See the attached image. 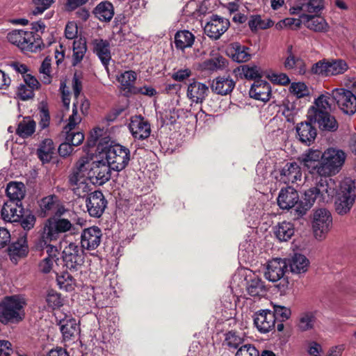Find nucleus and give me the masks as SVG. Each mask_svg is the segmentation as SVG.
Listing matches in <instances>:
<instances>
[{"instance_id": "nucleus-45", "label": "nucleus", "mask_w": 356, "mask_h": 356, "mask_svg": "<svg viewBox=\"0 0 356 356\" xmlns=\"http://www.w3.org/2000/svg\"><path fill=\"white\" fill-rule=\"evenodd\" d=\"M60 330L65 341L71 340L76 332V323L73 319H60Z\"/></svg>"}, {"instance_id": "nucleus-51", "label": "nucleus", "mask_w": 356, "mask_h": 356, "mask_svg": "<svg viewBox=\"0 0 356 356\" xmlns=\"http://www.w3.org/2000/svg\"><path fill=\"white\" fill-rule=\"evenodd\" d=\"M56 281L60 289L66 291H72L75 286V280L68 272H65L62 275H58Z\"/></svg>"}, {"instance_id": "nucleus-38", "label": "nucleus", "mask_w": 356, "mask_h": 356, "mask_svg": "<svg viewBox=\"0 0 356 356\" xmlns=\"http://www.w3.org/2000/svg\"><path fill=\"white\" fill-rule=\"evenodd\" d=\"M234 73L236 76L241 78H245L247 79H260L262 76L261 69L257 65H241L234 70Z\"/></svg>"}, {"instance_id": "nucleus-54", "label": "nucleus", "mask_w": 356, "mask_h": 356, "mask_svg": "<svg viewBox=\"0 0 356 356\" xmlns=\"http://www.w3.org/2000/svg\"><path fill=\"white\" fill-rule=\"evenodd\" d=\"M48 306L53 309L60 307L63 304V300L60 294L54 290H49L46 297Z\"/></svg>"}, {"instance_id": "nucleus-53", "label": "nucleus", "mask_w": 356, "mask_h": 356, "mask_svg": "<svg viewBox=\"0 0 356 356\" xmlns=\"http://www.w3.org/2000/svg\"><path fill=\"white\" fill-rule=\"evenodd\" d=\"M303 6V13H318L324 7L323 0H300Z\"/></svg>"}, {"instance_id": "nucleus-47", "label": "nucleus", "mask_w": 356, "mask_h": 356, "mask_svg": "<svg viewBox=\"0 0 356 356\" xmlns=\"http://www.w3.org/2000/svg\"><path fill=\"white\" fill-rule=\"evenodd\" d=\"M94 13L99 20L109 22L111 19V3L108 1L101 2L95 8Z\"/></svg>"}, {"instance_id": "nucleus-42", "label": "nucleus", "mask_w": 356, "mask_h": 356, "mask_svg": "<svg viewBox=\"0 0 356 356\" xmlns=\"http://www.w3.org/2000/svg\"><path fill=\"white\" fill-rule=\"evenodd\" d=\"M275 234L280 241H286L294 234L293 225L290 222L283 221L275 227Z\"/></svg>"}, {"instance_id": "nucleus-2", "label": "nucleus", "mask_w": 356, "mask_h": 356, "mask_svg": "<svg viewBox=\"0 0 356 356\" xmlns=\"http://www.w3.org/2000/svg\"><path fill=\"white\" fill-rule=\"evenodd\" d=\"M67 232L74 234L75 228L71 222L65 218H50L44 223L39 238L35 242L37 250H45L48 258L58 259V247L51 244L60 238V236Z\"/></svg>"}, {"instance_id": "nucleus-28", "label": "nucleus", "mask_w": 356, "mask_h": 356, "mask_svg": "<svg viewBox=\"0 0 356 356\" xmlns=\"http://www.w3.org/2000/svg\"><path fill=\"white\" fill-rule=\"evenodd\" d=\"M312 122H302L298 124L296 132L299 140L306 145H311L316 137V129L312 125Z\"/></svg>"}, {"instance_id": "nucleus-5", "label": "nucleus", "mask_w": 356, "mask_h": 356, "mask_svg": "<svg viewBox=\"0 0 356 356\" xmlns=\"http://www.w3.org/2000/svg\"><path fill=\"white\" fill-rule=\"evenodd\" d=\"M78 102L74 103L73 114L68 119V123L63 129L65 134V142L61 143L58 147V153L60 156L70 155L74 147L81 145L84 140V135L81 131H74L73 129L81 121V118L76 115V106Z\"/></svg>"}, {"instance_id": "nucleus-55", "label": "nucleus", "mask_w": 356, "mask_h": 356, "mask_svg": "<svg viewBox=\"0 0 356 356\" xmlns=\"http://www.w3.org/2000/svg\"><path fill=\"white\" fill-rule=\"evenodd\" d=\"M39 72L42 74V81L44 84H49L51 83V59L48 57L45 58L42 61L40 67Z\"/></svg>"}, {"instance_id": "nucleus-63", "label": "nucleus", "mask_w": 356, "mask_h": 356, "mask_svg": "<svg viewBox=\"0 0 356 356\" xmlns=\"http://www.w3.org/2000/svg\"><path fill=\"white\" fill-rule=\"evenodd\" d=\"M56 259L45 257L39 264V269L44 273H49L53 268Z\"/></svg>"}, {"instance_id": "nucleus-61", "label": "nucleus", "mask_w": 356, "mask_h": 356, "mask_svg": "<svg viewBox=\"0 0 356 356\" xmlns=\"http://www.w3.org/2000/svg\"><path fill=\"white\" fill-rule=\"evenodd\" d=\"M225 342L229 347L237 348L242 343L243 339L235 332H229L226 334Z\"/></svg>"}, {"instance_id": "nucleus-50", "label": "nucleus", "mask_w": 356, "mask_h": 356, "mask_svg": "<svg viewBox=\"0 0 356 356\" xmlns=\"http://www.w3.org/2000/svg\"><path fill=\"white\" fill-rule=\"evenodd\" d=\"M56 201L57 197L55 195H49L41 200L40 207L44 216L53 214L55 212Z\"/></svg>"}, {"instance_id": "nucleus-15", "label": "nucleus", "mask_w": 356, "mask_h": 356, "mask_svg": "<svg viewBox=\"0 0 356 356\" xmlns=\"http://www.w3.org/2000/svg\"><path fill=\"white\" fill-rule=\"evenodd\" d=\"M275 178L284 184H293L302 178L300 166L296 162L286 163L275 171Z\"/></svg>"}, {"instance_id": "nucleus-52", "label": "nucleus", "mask_w": 356, "mask_h": 356, "mask_svg": "<svg viewBox=\"0 0 356 356\" xmlns=\"http://www.w3.org/2000/svg\"><path fill=\"white\" fill-rule=\"evenodd\" d=\"M136 79V74L133 71H127L122 74L118 78V81L124 87V89H129L132 93L134 83Z\"/></svg>"}, {"instance_id": "nucleus-19", "label": "nucleus", "mask_w": 356, "mask_h": 356, "mask_svg": "<svg viewBox=\"0 0 356 356\" xmlns=\"http://www.w3.org/2000/svg\"><path fill=\"white\" fill-rule=\"evenodd\" d=\"M106 206V200L101 191L91 193L86 200V207L89 214L95 218L100 217Z\"/></svg>"}, {"instance_id": "nucleus-59", "label": "nucleus", "mask_w": 356, "mask_h": 356, "mask_svg": "<svg viewBox=\"0 0 356 356\" xmlns=\"http://www.w3.org/2000/svg\"><path fill=\"white\" fill-rule=\"evenodd\" d=\"M55 0H33L34 4V9L33 10V14L40 15L47 9H48Z\"/></svg>"}, {"instance_id": "nucleus-21", "label": "nucleus", "mask_w": 356, "mask_h": 356, "mask_svg": "<svg viewBox=\"0 0 356 356\" xmlns=\"http://www.w3.org/2000/svg\"><path fill=\"white\" fill-rule=\"evenodd\" d=\"M301 202L299 201V195L296 190L292 187L281 189L277 197V204L282 209H290L297 207Z\"/></svg>"}, {"instance_id": "nucleus-46", "label": "nucleus", "mask_w": 356, "mask_h": 356, "mask_svg": "<svg viewBox=\"0 0 356 356\" xmlns=\"http://www.w3.org/2000/svg\"><path fill=\"white\" fill-rule=\"evenodd\" d=\"M35 122L30 117L24 118L18 124L17 134L22 138H27L31 136L35 130Z\"/></svg>"}, {"instance_id": "nucleus-16", "label": "nucleus", "mask_w": 356, "mask_h": 356, "mask_svg": "<svg viewBox=\"0 0 356 356\" xmlns=\"http://www.w3.org/2000/svg\"><path fill=\"white\" fill-rule=\"evenodd\" d=\"M129 129L136 140L146 139L151 134L150 124L141 115H134L131 118Z\"/></svg>"}, {"instance_id": "nucleus-12", "label": "nucleus", "mask_w": 356, "mask_h": 356, "mask_svg": "<svg viewBox=\"0 0 356 356\" xmlns=\"http://www.w3.org/2000/svg\"><path fill=\"white\" fill-rule=\"evenodd\" d=\"M348 69L347 63L341 59L331 61H319L313 65L312 71L314 74L330 76L343 74Z\"/></svg>"}, {"instance_id": "nucleus-37", "label": "nucleus", "mask_w": 356, "mask_h": 356, "mask_svg": "<svg viewBox=\"0 0 356 356\" xmlns=\"http://www.w3.org/2000/svg\"><path fill=\"white\" fill-rule=\"evenodd\" d=\"M9 255L11 259L25 257L29 251L26 236L20 237L17 241L13 243L8 248Z\"/></svg>"}, {"instance_id": "nucleus-14", "label": "nucleus", "mask_w": 356, "mask_h": 356, "mask_svg": "<svg viewBox=\"0 0 356 356\" xmlns=\"http://www.w3.org/2000/svg\"><path fill=\"white\" fill-rule=\"evenodd\" d=\"M229 26L230 22L228 19L218 15H212L206 23L204 30L208 37L218 40L227 31Z\"/></svg>"}, {"instance_id": "nucleus-17", "label": "nucleus", "mask_w": 356, "mask_h": 356, "mask_svg": "<svg viewBox=\"0 0 356 356\" xmlns=\"http://www.w3.org/2000/svg\"><path fill=\"white\" fill-rule=\"evenodd\" d=\"M307 116L308 120L317 124L322 130L334 131L338 128L337 122L330 113L312 111L311 112H307Z\"/></svg>"}, {"instance_id": "nucleus-34", "label": "nucleus", "mask_w": 356, "mask_h": 356, "mask_svg": "<svg viewBox=\"0 0 356 356\" xmlns=\"http://www.w3.org/2000/svg\"><path fill=\"white\" fill-rule=\"evenodd\" d=\"M316 323V312L307 311L299 315L296 326L300 332H307L314 329Z\"/></svg>"}, {"instance_id": "nucleus-23", "label": "nucleus", "mask_w": 356, "mask_h": 356, "mask_svg": "<svg viewBox=\"0 0 356 356\" xmlns=\"http://www.w3.org/2000/svg\"><path fill=\"white\" fill-rule=\"evenodd\" d=\"M254 324L260 332H270L275 324L274 313L270 310H261L257 312L254 316Z\"/></svg>"}, {"instance_id": "nucleus-40", "label": "nucleus", "mask_w": 356, "mask_h": 356, "mask_svg": "<svg viewBox=\"0 0 356 356\" xmlns=\"http://www.w3.org/2000/svg\"><path fill=\"white\" fill-rule=\"evenodd\" d=\"M55 151V147L53 140L50 138L43 140L37 150V154L39 159L43 163L50 161Z\"/></svg>"}, {"instance_id": "nucleus-4", "label": "nucleus", "mask_w": 356, "mask_h": 356, "mask_svg": "<svg viewBox=\"0 0 356 356\" xmlns=\"http://www.w3.org/2000/svg\"><path fill=\"white\" fill-rule=\"evenodd\" d=\"M26 300L19 296H6L0 302V322L18 323L25 317Z\"/></svg>"}, {"instance_id": "nucleus-64", "label": "nucleus", "mask_w": 356, "mask_h": 356, "mask_svg": "<svg viewBox=\"0 0 356 356\" xmlns=\"http://www.w3.org/2000/svg\"><path fill=\"white\" fill-rule=\"evenodd\" d=\"M307 353L311 356H320L323 353L322 346L316 341H310L308 343Z\"/></svg>"}, {"instance_id": "nucleus-32", "label": "nucleus", "mask_w": 356, "mask_h": 356, "mask_svg": "<svg viewBox=\"0 0 356 356\" xmlns=\"http://www.w3.org/2000/svg\"><path fill=\"white\" fill-rule=\"evenodd\" d=\"M334 100L332 97V92H325L321 95L314 101V104L311 106L307 112L312 111L321 112V113H330L334 106Z\"/></svg>"}, {"instance_id": "nucleus-6", "label": "nucleus", "mask_w": 356, "mask_h": 356, "mask_svg": "<svg viewBox=\"0 0 356 356\" xmlns=\"http://www.w3.org/2000/svg\"><path fill=\"white\" fill-rule=\"evenodd\" d=\"M346 158L343 151L337 148H328L321 154L317 175L324 178L335 175L341 169Z\"/></svg>"}, {"instance_id": "nucleus-58", "label": "nucleus", "mask_w": 356, "mask_h": 356, "mask_svg": "<svg viewBox=\"0 0 356 356\" xmlns=\"http://www.w3.org/2000/svg\"><path fill=\"white\" fill-rule=\"evenodd\" d=\"M298 108L292 102H286L284 104L282 114L288 122H293L298 113Z\"/></svg>"}, {"instance_id": "nucleus-33", "label": "nucleus", "mask_w": 356, "mask_h": 356, "mask_svg": "<svg viewBox=\"0 0 356 356\" xmlns=\"http://www.w3.org/2000/svg\"><path fill=\"white\" fill-rule=\"evenodd\" d=\"M94 49L108 74V65L111 58L109 42L102 39H97L94 41Z\"/></svg>"}, {"instance_id": "nucleus-43", "label": "nucleus", "mask_w": 356, "mask_h": 356, "mask_svg": "<svg viewBox=\"0 0 356 356\" xmlns=\"http://www.w3.org/2000/svg\"><path fill=\"white\" fill-rule=\"evenodd\" d=\"M86 50V42L84 38H80L74 40L72 65L76 66L83 60Z\"/></svg>"}, {"instance_id": "nucleus-31", "label": "nucleus", "mask_w": 356, "mask_h": 356, "mask_svg": "<svg viewBox=\"0 0 356 356\" xmlns=\"http://www.w3.org/2000/svg\"><path fill=\"white\" fill-rule=\"evenodd\" d=\"M72 90L74 93V102H73V106L74 103L78 102L76 106V115H78V108H79L81 113L85 114L88 108H89V102L84 97L81 96V92L82 90V85L81 81L78 79V77L74 75L72 80ZM74 111V107L72 108V111ZM73 113H72V115Z\"/></svg>"}, {"instance_id": "nucleus-18", "label": "nucleus", "mask_w": 356, "mask_h": 356, "mask_svg": "<svg viewBox=\"0 0 356 356\" xmlns=\"http://www.w3.org/2000/svg\"><path fill=\"white\" fill-rule=\"evenodd\" d=\"M102 232L97 227L85 229L81 236V245L83 250H95L101 243Z\"/></svg>"}, {"instance_id": "nucleus-3", "label": "nucleus", "mask_w": 356, "mask_h": 356, "mask_svg": "<svg viewBox=\"0 0 356 356\" xmlns=\"http://www.w3.org/2000/svg\"><path fill=\"white\" fill-rule=\"evenodd\" d=\"M337 184L331 178H321L314 187L305 191L304 202H301L294 209L295 216L301 217L314 205L330 202L336 194Z\"/></svg>"}, {"instance_id": "nucleus-22", "label": "nucleus", "mask_w": 356, "mask_h": 356, "mask_svg": "<svg viewBox=\"0 0 356 356\" xmlns=\"http://www.w3.org/2000/svg\"><path fill=\"white\" fill-rule=\"evenodd\" d=\"M288 267L285 260L275 259L268 263L265 277L270 282H277L284 275Z\"/></svg>"}, {"instance_id": "nucleus-13", "label": "nucleus", "mask_w": 356, "mask_h": 356, "mask_svg": "<svg viewBox=\"0 0 356 356\" xmlns=\"http://www.w3.org/2000/svg\"><path fill=\"white\" fill-rule=\"evenodd\" d=\"M332 97L344 113L353 115L356 112V97L350 90L334 88L332 90Z\"/></svg>"}, {"instance_id": "nucleus-62", "label": "nucleus", "mask_w": 356, "mask_h": 356, "mask_svg": "<svg viewBox=\"0 0 356 356\" xmlns=\"http://www.w3.org/2000/svg\"><path fill=\"white\" fill-rule=\"evenodd\" d=\"M273 313H274L275 317H280L281 321H282L287 320L291 316L290 309L280 305H276L274 307V312H273Z\"/></svg>"}, {"instance_id": "nucleus-41", "label": "nucleus", "mask_w": 356, "mask_h": 356, "mask_svg": "<svg viewBox=\"0 0 356 356\" xmlns=\"http://www.w3.org/2000/svg\"><path fill=\"white\" fill-rule=\"evenodd\" d=\"M194 41V35L186 30L178 31L175 35V47L181 50L191 47Z\"/></svg>"}, {"instance_id": "nucleus-49", "label": "nucleus", "mask_w": 356, "mask_h": 356, "mask_svg": "<svg viewBox=\"0 0 356 356\" xmlns=\"http://www.w3.org/2000/svg\"><path fill=\"white\" fill-rule=\"evenodd\" d=\"M248 25L252 31L266 29L273 25V22L268 18L262 19L260 15H254L249 20Z\"/></svg>"}, {"instance_id": "nucleus-20", "label": "nucleus", "mask_w": 356, "mask_h": 356, "mask_svg": "<svg viewBox=\"0 0 356 356\" xmlns=\"http://www.w3.org/2000/svg\"><path fill=\"white\" fill-rule=\"evenodd\" d=\"M129 160V149L113 141V170H122L128 165Z\"/></svg>"}, {"instance_id": "nucleus-25", "label": "nucleus", "mask_w": 356, "mask_h": 356, "mask_svg": "<svg viewBox=\"0 0 356 356\" xmlns=\"http://www.w3.org/2000/svg\"><path fill=\"white\" fill-rule=\"evenodd\" d=\"M250 96L257 100L267 102L270 99L271 88L269 83L257 79L254 81L249 91Z\"/></svg>"}, {"instance_id": "nucleus-10", "label": "nucleus", "mask_w": 356, "mask_h": 356, "mask_svg": "<svg viewBox=\"0 0 356 356\" xmlns=\"http://www.w3.org/2000/svg\"><path fill=\"white\" fill-rule=\"evenodd\" d=\"M8 40L23 51L35 52L40 49L41 40L33 35L32 31L14 30L7 35Z\"/></svg>"}, {"instance_id": "nucleus-26", "label": "nucleus", "mask_w": 356, "mask_h": 356, "mask_svg": "<svg viewBox=\"0 0 356 356\" xmlns=\"http://www.w3.org/2000/svg\"><path fill=\"white\" fill-rule=\"evenodd\" d=\"M235 84V81L229 76H219L212 81L211 89L218 95H227L232 92Z\"/></svg>"}, {"instance_id": "nucleus-7", "label": "nucleus", "mask_w": 356, "mask_h": 356, "mask_svg": "<svg viewBox=\"0 0 356 356\" xmlns=\"http://www.w3.org/2000/svg\"><path fill=\"white\" fill-rule=\"evenodd\" d=\"M90 167L88 158L83 157L76 163V170L70 177V181L73 186L74 193L79 197H84L92 189L90 184H94L91 172H87Z\"/></svg>"}, {"instance_id": "nucleus-39", "label": "nucleus", "mask_w": 356, "mask_h": 356, "mask_svg": "<svg viewBox=\"0 0 356 356\" xmlns=\"http://www.w3.org/2000/svg\"><path fill=\"white\" fill-rule=\"evenodd\" d=\"M289 265L292 273L301 274L307 272L309 261L305 255L295 254L291 259Z\"/></svg>"}, {"instance_id": "nucleus-29", "label": "nucleus", "mask_w": 356, "mask_h": 356, "mask_svg": "<svg viewBox=\"0 0 356 356\" xmlns=\"http://www.w3.org/2000/svg\"><path fill=\"white\" fill-rule=\"evenodd\" d=\"M321 159V152L319 150L309 149L306 153L303 154L299 160L302 164L312 174H317V168L319 166V159Z\"/></svg>"}, {"instance_id": "nucleus-8", "label": "nucleus", "mask_w": 356, "mask_h": 356, "mask_svg": "<svg viewBox=\"0 0 356 356\" xmlns=\"http://www.w3.org/2000/svg\"><path fill=\"white\" fill-rule=\"evenodd\" d=\"M356 200V180L343 179L337 194L334 206L337 213L344 215L350 211Z\"/></svg>"}, {"instance_id": "nucleus-27", "label": "nucleus", "mask_w": 356, "mask_h": 356, "mask_svg": "<svg viewBox=\"0 0 356 356\" xmlns=\"http://www.w3.org/2000/svg\"><path fill=\"white\" fill-rule=\"evenodd\" d=\"M24 209L22 203L17 204L12 202H6L1 211V217L3 220L10 222H19Z\"/></svg>"}, {"instance_id": "nucleus-44", "label": "nucleus", "mask_w": 356, "mask_h": 356, "mask_svg": "<svg viewBox=\"0 0 356 356\" xmlns=\"http://www.w3.org/2000/svg\"><path fill=\"white\" fill-rule=\"evenodd\" d=\"M247 291L252 297H260L265 295L266 289L261 279L254 277L248 282Z\"/></svg>"}, {"instance_id": "nucleus-11", "label": "nucleus", "mask_w": 356, "mask_h": 356, "mask_svg": "<svg viewBox=\"0 0 356 356\" xmlns=\"http://www.w3.org/2000/svg\"><path fill=\"white\" fill-rule=\"evenodd\" d=\"M62 258L66 269L72 273L81 270L84 263L83 250L78 244L70 242L65 246L62 252Z\"/></svg>"}, {"instance_id": "nucleus-24", "label": "nucleus", "mask_w": 356, "mask_h": 356, "mask_svg": "<svg viewBox=\"0 0 356 356\" xmlns=\"http://www.w3.org/2000/svg\"><path fill=\"white\" fill-rule=\"evenodd\" d=\"M209 93V88L205 83L194 81L187 88V97L196 104L202 103Z\"/></svg>"}, {"instance_id": "nucleus-35", "label": "nucleus", "mask_w": 356, "mask_h": 356, "mask_svg": "<svg viewBox=\"0 0 356 356\" xmlns=\"http://www.w3.org/2000/svg\"><path fill=\"white\" fill-rule=\"evenodd\" d=\"M229 52L232 58L238 63H245L251 58L250 48L241 45L238 42H234L231 44Z\"/></svg>"}, {"instance_id": "nucleus-9", "label": "nucleus", "mask_w": 356, "mask_h": 356, "mask_svg": "<svg viewBox=\"0 0 356 356\" xmlns=\"http://www.w3.org/2000/svg\"><path fill=\"white\" fill-rule=\"evenodd\" d=\"M312 227L315 238L324 240L332 227V216L330 211L325 208L314 210Z\"/></svg>"}, {"instance_id": "nucleus-48", "label": "nucleus", "mask_w": 356, "mask_h": 356, "mask_svg": "<svg viewBox=\"0 0 356 356\" xmlns=\"http://www.w3.org/2000/svg\"><path fill=\"white\" fill-rule=\"evenodd\" d=\"M227 63V60L222 56H217L204 60L202 67L205 70L216 71L223 69Z\"/></svg>"}, {"instance_id": "nucleus-60", "label": "nucleus", "mask_w": 356, "mask_h": 356, "mask_svg": "<svg viewBox=\"0 0 356 356\" xmlns=\"http://www.w3.org/2000/svg\"><path fill=\"white\" fill-rule=\"evenodd\" d=\"M236 356H259V353L254 346L245 344L238 348Z\"/></svg>"}, {"instance_id": "nucleus-57", "label": "nucleus", "mask_w": 356, "mask_h": 356, "mask_svg": "<svg viewBox=\"0 0 356 356\" xmlns=\"http://www.w3.org/2000/svg\"><path fill=\"white\" fill-rule=\"evenodd\" d=\"M35 220L36 219L35 216L31 211H25L24 209L22 216L21 217L19 221L23 229L24 230L29 231L34 227Z\"/></svg>"}, {"instance_id": "nucleus-36", "label": "nucleus", "mask_w": 356, "mask_h": 356, "mask_svg": "<svg viewBox=\"0 0 356 356\" xmlns=\"http://www.w3.org/2000/svg\"><path fill=\"white\" fill-rule=\"evenodd\" d=\"M6 194L10 200L8 202L22 203L21 201L25 195L24 184L21 182L9 183L6 188Z\"/></svg>"}, {"instance_id": "nucleus-30", "label": "nucleus", "mask_w": 356, "mask_h": 356, "mask_svg": "<svg viewBox=\"0 0 356 356\" xmlns=\"http://www.w3.org/2000/svg\"><path fill=\"white\" fill-rule=\"evenodd\" d=\"M302 24L310 30L316 32H325L328 29L325 20L321 16L309 15L305 13L300 15Z\"/></svg>"}, {"instance_id": "nucleus-56", "label": "nucleus", "mask_w": 356, "mask_h": 356, "mask_svg": "<svg viewBox=\"0 0 356 356\" xmlns=\"http://www.w3.org/2000/svg\"><path fill=\"white\" fill-rule=\"evenodd\" d=\"M289 90L291 94L298 98L304 97L309 93L307 86L302 82L291 83Z\"/></svg>"}, {"instance_id": "nucleus-1", "label": "nucleus", "mask_w": 356, "mask_h": 356, "mask_svg": "<svg viewBox=\"0 0 356 356\" xmlns=\"http://www.w3.org/2000/svg\"><path fill=\"white\" fill-rule=\"evenodd\" d=\"M96 147L95 154L97 169L94 171L89 167L87 172H91L92 180L95 176L96 183L102 185L111 178V163L110 152L111 148V127L109 120L102 122L90 133L87 140V153L92 154L90 149Z\"/></svg>"}]
</instances>
